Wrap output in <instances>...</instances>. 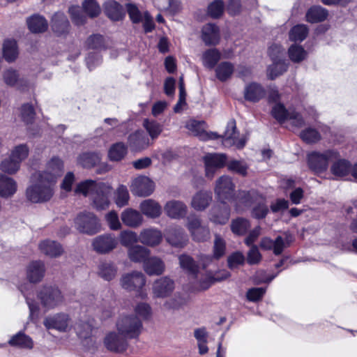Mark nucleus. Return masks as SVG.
Wrapping results in <instances>:
<instances>
[{
    "label": "nucleus",
    "instance_id": "1",
    "mask_svg": "<svg viewBox=\"0 0 357 357\" xmlns=\"http://www.w3.org/2000/svg\"><path fill=\"white\" fill-rule=\"evenodd\" d=\"M44 174L36 172L31 177V183L26 188V197L32 203L49 201L54 192V184L45 179Z\"/></svg>",
    "mask_w": 357,
    "mask_h": 357
},
{
    "label": "nucleus",
    "instance_id": "2",
    "mask_svg": "<svg viewBox=\"0 0 357 357\" xmlns=\"http://www.w3.org/2000/svg\"><path fill=\"white\" fill-rule=\"evenodd\" d=\"M254 204L252 215L257 219L266 217L268 212V206L264 197L255 192H239L236 199V209L237 211H242L245 207Z\"/></svg>",
    "mask_w": 357,
    "mask_h": 357
},
{
    "label": "nucleus",
    "instance_id": "3",
    "mask_svg": "<svg viewBox=\"0 0 357 357\" xmlns=\"http://www.w3.org/2000/svg\"><path fill=\"white\" fill-rule=\"evenodd\" d=\"M117 331L127 339L137 338L142 332L143 324L134 314H121L116 321Z\"/></svg>",
    "mask_w": 357,
    "mask_h": 357
},
{
    "label": "nucleus",
    "instance_id": "4",
    "mask_svg": "<svg viewBox=\"0 0 357 357\" xmlns=\"http://www.w3.org/2000/svg\"><path fill=\"white\" fill-rule=\"evenodd\" d=\"M75 228L80 233L94 235L101 230L99 218L92 212L82 211L79 213L74 220Z\"/></svg>",
    "mask_w": 357,
    "mask_h": 357
},
{
    "label": "nucleus",
    "instance_id": "5",
    "mask_svg": "<svg viewBox=\"0 0 357 357\" xmlns=\"http://www.w3.org/2000/svg\"><path fill=\"white\" fill-rule=\"evenodd\" d=\"M339 156V153L335 150L312 152L307 155L308 165L315 172H323L328 169L329 162H333Z\"/></svg>",
    "mask_w": 357,
    "mask_h": 357
},
{
    "label": "nucleus",
    "instance_id": "6",
    "mask_svg": "<svg viewBox=\"0 0 357 357\" xmlns=\"http://www.w3.org/2000/svg\"><path fill=\"white\" fill-rule=\"evenodd\" d=\"M41 305L46 310L54 309L63 303V297L61 291L54 287H44L38 294Z\"/></svg>",
    "mask_w": 357,
    "mask_h": 357
},
{
    "label": "nucleus",
    "instance_id": "7",
    "mask_svg": "<svg viewBox=\"0 0 357 357\" xmlns=\"http://www.w3.org/2000/svg\"><path fill=\"white\" fill-rule=\"evenodd\" d=\"M186 227L194 241H205L210 238L209 229L202 225L201 219L195 215L188 217Z\"/></svg>",
    "mask_w": 357,
    "mask_h": 357
},
{
    "label": "nucleus",
    "instance_id": "8",
    "mask_svg": "<svg viewBox=\"0 0 357 357\" xmlns=\"http://www.w3.org/2000/svg\"><path fill=\"white\" fill-rule=\"evenodd\" d=\"M275 50L278 53H280L282 52V47L279 45H273L269 47L268 54L273 61V64L268 67L267 75L271 79H274L283 74L288 68V64L284 59L275 56Z\"/></svg>",
    "mask_w": 357,
    "mask_h": 357
},
{
    "label": "nucleus",
    "instance_id": "9",
    "mask_svg": "<svg viewBox=\"0 0 357 357\" xmlns=\"http://www.w3.org/2000/svg\"><path fill=\"white\" fill-rule=\"evenodd\" d=\"M272 116L280 123L289 120L296 127H301L303 124L302 116L294 111H287L281 103H276L271 110Z\"/></svg>",
    "mask_w": 357,
    "mask_h": 357
},
{
    "label": "nucleus",
    "instance_id": "10",
    "mask_svg": "<svg viewBox=\"0 0 357 357\" xmlns=\"http://www.w3.org/2000/svg\"><path fill=\"white\" fill-rule=\"evenodd\" d=\"M103 344L107 350L116 353L124 352L128 346L127 338L115 331H110L105 335Z\"/></svg>",
    "mask_w": 357,
    "mask_h": 357
},
{
    "label": "nucleus",
    "instance_id": "11",
    "mask_svg": "<svg viewBox=\"0 0 357 357\" xmlns=\"http://www.w3.org/2000/svg\"><path fill=\"white\" fill-rule=\"evenodd\" d=\"M234 190V184L229 176H222L216 181L214 191L222 203H225L231 198Z\"/></svg>",
    "mask_w": 357,
    "mask_h": 357
},
{
    "label": "nucleus",
    "instance_id": "12",
    "mask_svg": "<svg viewBox=\"0 0 357 357\" xmlns=\"http://www.w3.org/2000/svg\"><path fill=\"white\" fill-rule=\"evenodd\" d=\"M130 188L134 195L147 197L154 191L155 185L149 177L139 176L132 181Z\"/></svg>",
    "mask_w": 357,
    "mask_h": 357
},
{
    "label": "nucleus",
    "instance_id": "13",
    "mask_svg": "<svg viewBox=\"0 0 357 357\" xmlns=\"http://www.w3.org/2000/svg\"><path fill=\"white\" fill-rule=\"evenodd\" d=\"M121 286L128 291H139L146 284L144 275L139 271H132L122 275L120 279Z\"/></svg>",
    "mask_w": 357,
    "mask_h": 357
},
{
    "label": "nucleus",
    "instance_id": "14",
    "mask_svg": "<svg viewBox=\"0 0 357 357\" xmlns=\"http://www.w3.org/2000/svg\"><path fill=\"white\" fill-rule=\"evenodd\" d=\"M116 238L110 234L98 236L92 241L93 249L99 254H106L113 250L117 246Z\"/></svg>",
    "mask_w": 357,
    "mask_h": 357
},
{
    "label": "nucleus",
    "instance_id": "15",
    "mask_svg": "<svg viewBox=\"0 0 357 357\" xmlns=\"http://www.w3.org/2000/svg\"><path fill=\"white\" fill-rule=\"evenodd\" d=\"M43 324L47 329L66 332L70 328V319L65 313H57L45 318Z\"/></svg>",
    "mask_w": 357,
    "mask_h": 357
},
{
    "label": "nucleus",
    "instance_id": "16",
    "mask_svg": "<svg viewBox=\"0 0 357 357\" xmlns=\"http://www.w3.org/2000/svg\"><path fill=\"white\" fill-rule=\"evenodd\" d=\"M227 157L225 154L208 153L204 157L206 176L212 178L216 171L225 166Z\"/></svg>",
    "mask_w": 357,
    "mask_h": 357
},
{
    "label": "nucleus",
    "instance_id": "17",
    "mask_svg": "<svg viewBox=\"0 0 357 357\" xmlns=\"http://www.w3.org/2000/svg\"><path fill=\"white\" fill-rule=\"evenodd\" d=\"M174 289V280L167 276L157 279L152 285V294L155 298H166L173 292Z\"/></svg>",
    "mask_w": 357,
    "mask_h": 357
},
{
    "label": "nucleus",
    "instance_id": "18",
    "mask_svg": "<svg viewBox=\"0 0 357 357\" xmlns=\"http://www.w3.org/2000/svg\"><path fill=\"white\" fill-rule=\"evenodd\" d=\"M63 172V161L59 158H52L47 164L44 171H39L37 174H44L45 179L56 184L57 178L61 176Z\"/></svg>",
    "mask_w": 357,
    "mask_h": 357
},
{
    "label": "nucleus",
    "instance_id": "19",
    "mask_svg": "<svg viewBox=\"0 0 357 357\" xmlns=\"http://www.w3.org/2000/svg\"><path fill=\"white\" fill-rule=\"evenodd\" d=\"M246 143V138L244 136L238 137L236 131V123L234 121H230L227 126L225 132L223 144L225 146L234 145L238 149L244 147Z\"/></svg>",
    "mask_w": 357,
    "mask_h": 357
},
{
    "label": "nucleus",
    "instance_id": "20",
    "mask_svg": "<svg viewBox=\"0 0 357 357\" xmlns=\"http://www.w3.org/2000/svg\"><path fill=\"white\" fill-rule=\"evenodd\" d=\"M186 128L192 132V135L198 137L203 141L211 139H215L218 135L215 132H207L206 131V123L204 121H197L195 119H190L186 122Z\"/></svg>",
    "mask_w": 357,
    "mask_h": 357
},
{
    "label": "nucleus",
    "instance_id": "21",
    "mask_svg": "<svg viewBox=\"0 0 357 357\" xmlns=\"http://www.w3.org/2000/svg\"><path fill=\"white\" fill-rule=\"evenodd\" d=\"M111 194V188L104 183L100 185L99 190L91 197L92 205L98 211L107 208L109 205V197Z\"/></svg>",
    "mask_w": 357,
    "mask_h": 357
},
{
    "label": "nucleus",
    "instance_id": "22",
    "mask_svg": "<svg viewBox=\"0 0 357 357\" xmlns=\"http://www.w3.org/2000/svg\"><path fill=\"white\" fill-rule=\"evenodd\" d=\"M289 236L284 239L281 236H278L275 241H273L269 237H264L260 241V248L265 250H273L275 255H280L287 244H289Z\"/></svg>",
    "mask_w": 357,
    "mask_h": 357
},
{
    "label": "nucleus",
    "instance_id": "23",
    "mask_svg": "<svg viewBox=\"0 0 357 357\" xmlns=\"http://www.w3.org/2000/svg\"><path fill=\"white\" fill-rule=\"evenodd\" d=\"M164 211L169 218L179 220L185 217L188 206L181 201L173 199L165 204Z\"/></svg>",
    "mask_w": 357,
    "mask_h": 357
},
{
    "label": "nucleus",
    "instance_id": "24",
    "mask_svg": "<svg viewBox=\"0 0 357 357\" xmlns=\"http://www.w3.org/2000/svg\"><path fill=\"white\" fill-rule=\"evenodd\" d=\"M162 239V232L155 228L142 229L139 236V241L144 245L154 247L159 245Z\"/></svg>",
    "mask_w": 357,
    "mask_h": 357
},
{
    "label": "nucleus",
    "instance_id": "25",
    "mask_svg": "<svg viewBox=\"0 0 357 357\" xmlns=\"http://www.w3.org/2000/svg\"><path fill=\"white\" fill-rule=\"evenodd\" d=\"M167 241L175 248H183L188 241V236L181 227L171 228L166 234Z\"/></svg>",
    "mask_w": 357,
    "mask_h": 357
},
{
    "label": "nucleus",
    "instance_id": "26",
    "mask_svg": "<svg viewBox=\"0 0 357 357\" xmlns=\"http://www.w3.org/2000/svg\"><path fill=\"white\" fill-rule=\"evenodd\" d=\"M202 40L206 45H215L220 39V29L214 24L208 23L202 29Z\"/></svg>",
    "mask_w": 357,
    "mask_h": 357
},
{
    "label": "nucleus",
    "instance_id": "27",
    "mask_svg": "<svg viewBox=\"0 0 357 357\" xmlns=\"http://www.w3.org/2000/svg\"><path fill=\"white\" fill-rule=\"evenodd\" d=\"M212 199L211 191L200 190L192 196L191 207L197 211H203L210 205Z\"/></svg>",
    "mask_w": 357,
    "mask_h": 357
},
{
    "label": "nucleus",
    "instance_id": "28",
    "mask_svg": "<svg viewBox=\"0 0 357 357\" xmlns=\"http://www.w3.org/2000/svg\"><path fill=\"white\" fill-rule=\"evenodd\" d=\"M17 190V182L13 178L0 173V197L5 199L10 198Z\"/></svg>",
    "mask_w": 357,
    "mask_h": 357
},
{
    "label": "nucleus",
    "instance_id": "29",
    "mask_svg": "<svg viewBox=\"0 0 357 357\" xmlns=\"http://www.w3.org/2000/svg\"><path fill=\"white\" fill-rule=\"evenodd\" d=\"M45 265L40 261L31 262L26 268V278L30 283L41 281L45 275Z\"/></svg>",
    "mask_w": 357,
    "mask_h": 357
},
{
    "label": "nucleus",
    "instance_id": "30",
    "mask_svg": "<svg viewBox=\"0 0 357 357\" xmlns=\"http://www.w3.org/2000/svg\"><path fill=\"white\" fill-rule=\"evenodd\" d=\"M121 218L125 225L132 228L139 227L143 222V216L140 212L131 208L124 210Z\"/></svg>",
    "mask_w": 357,
    "mask_h": 357
},
{
    "label": "nucleus",
    "instance_id": "31",
    "mask_svg": "<svg viewBox=\"0 0 357 357\" xmlns=\"http://www.w3.org/2000/svg\"><path fill=\"white\" fill-rule=\"evenodd\" d=\"M139 209L142 214L150 218H158L162 213V207L154 199H148L142 201L139 205Z\"/></svg>",
    "mask_w": 357,
    "mask_h": 357
},
{
    "label": "nucleus",
    "instance_id": "32",
    "mask_svg": "<svg viewBox=\"0 0 357 357\" xmlns=\"http://www.w3.org/2000/svg\"><path fill=\"white\" fill-rule=\"evenodd\" d=\"M229 208L227 206L218 205L211 208L209 219L215 224L225 225L229 220Z\"/></svg>",
    "mask_w": 357,
    "mask_h": 357
},
{
    "label": "nucleus",
    "instance_id": "33",
    "mask_svg": "<svg viewBox=\"0 0 357 357\" xmlns=\"http://www.w3.org/2000/svg\"><path fill=\"white\" fill-rule=\"evenodd\" d=\"M165 265L159 257H149L144 264V271L149 275H159L164 273Z\"/></svg>",
    "mask_w": 357,
    "mask_h": 357
},
{
    "label": "nucleus",
    "instance_id": "34",
    "mask_svg": "<svg viewBox=\"0 0 357 357\" xmlns=\"http://www.w3.org/2000/svg\"><path fill=\"white\" fill-rule=\"evenodd\" d=\"M102 183H97L93 180H86L79 183L75 188V195H82L84 197L93 196L97 190H99V187Z\"/></svg>",
    "mask_w": 357,
    "mask_h": 357
},
{
    "label": "nucleus",
    "instance_id": "35",
    "mask_svg": "<svg viewBox=\"0 0 357 357\" xmlns=\"http://www.w3.org/2000/svg\"><path fill=\"white\" fill-rule=\"evenodd\" d=\"M265 96L264 89L259 84L252 82L248 84L244 89V98L250 102H258Z\"/></svg>",
    "mask_w": 357,
    "mask_h": 357
},
{
    "label": "nucleus",
    "instance_id": "36",
    "mask_svg": "<svg viewBox=\"0 0 357 357\" xmlns=\"http://www.w3.org/2000/svg\"><path fill=\"white\" fill-rule=\"evenodd\" d=\"M104 9L106 15L113 21L122 20L125 15L122 6L113 0L105 2Z\"/></svg>",
    "mask_w": 357,
    "mask_h": 357
},
{
    "label": "nucleus",
    "instance_id": "37",
    "mask_svg": "<svg viewBox=\"0 0 357 357\" xmlns=\"http://www.w3.org/2000/svg\"><path fill=\"white\" fill-rule=\"evenodd\" d=\"M8 344L20 349H31L33 347V341L24 333L19 332L10 337Z\"/></svg>",
    "mask_w": 357,
    "mask_h": 357
},
{
    "label": "nucleus",
    "instance_id": "38",
    "mask_svg": "<svg viewBox=\"0 0 357 357\" xmlns=\"http://www.w3.org/2000/svg\"><path fill=\"white\" fill-rule=\"evenodd\" d=\"M128 255L132 261L144 264L149 257L150 250L142 245H135L128 248Z\"/></svg>",
    "mask_w": 357,
    "mask_h": 357
},
{
    "label": "nucleus",
    "instance_id": "39",
    "mask_svg": "<svg viewBox=\"0 0 357 357\" xmlns=\"http://www.w3.org/2000/svg\"><path fill=\"white\" fill-rule=\"evenodd\" d=\"M40 251L50 257H57L62 255L63 250L61 245L54 241L45 240L39 244Z\"/></svg>",
    "mask_w": 357,
    "mask_h": 357
},
{
    "label": "nucleus",
    "instance_id": "40",
    "mask_svg": "<svg viewBox=\"0 0 357 357\" xmlns=\"http://www.w3.org/2000/svg\"><path fill=\"white\" fill-rule=\"evenodd\" d=\"M117 273V267L111 261H100L98 266V274L105 280L109 281L115 278Z\"/></svg>",
    "mask_w": 357,
    "mask_h": 357
},
{
    "label": "nucleus",
    "instance_id": "41",
    "mask_svg": "<svg viewBox=\"0 0 357 357\" xmlns=\"http://www.w3.org/2000/svg\"><path fill=\"white\" fill-rule=\"evenodd\" d=\"M130 146L135 151H141L149 146V139L141 131L131 134L128 137Z\"/></svg>",
    "mask_w": 357,
    "mask_h": 357
},
{
    "label": "nucleus",
    "instance_id": "42",
    "mask_svg": "<svg viewBox=\"0 0 357 357\" xmlns=\"http://www.w3.org/2000/svg\"><path fill=\"white\" fill-rule=\"evenodd\" d=\"M52 23L53 31L58 35H61L68 30L69 22L62 13H55L52 17Z\"/></svg>",
    "mask_w": 357,
    "mask_h": 357
},
{
    "label": "nucleus",
    "instance_id": "43",
    "mask_svg": "<svg viewBox=\"0 0 357 357\" xmlns=\"http://www.w3.org/2000/svg\"><path fill=\"white\" fill-rule=\"evenodd\" d=\"M351 170L349 161L344 159L338 158L333 162L331 172L337 177H342L347 175Z\"/></svg>",
    "mask_w": 357,
    "mask_h": 357
},
{
    "label": "nucleus",
    "instance_id": "44",
    "mask_svg": "<svg viewBox=\"0 0 357 357\" xmlns=\"http://www.w3.org/2000/svg\"><path fill=\"white\" fill-rule=\"evenodd\" d=\"M17 43L14 40H6L3 44V55L8 62L14 61L18 56Z\"/></svg>",
    "mask_w": 357,
    "mask_h": 357
},
{
    "label": "nucleus",
    "instance_id": "45",
    "mask_svg": "<svg viewBox=\"0 0 357 357\" xmlns=\"http://www.w3.org/2000/svg\"><path fill=\"white\" fill-rule=\"evenodd\" d=\"M221 59V53L217 49L206 50L202 56L203 65L210 69L213 68Z\"/></svg>",
    "mask_w": 357,
    "mask_h": 357
},
{
    "label": "nucleus",
    "instance_id": "46",
    "mask_svg": "<svg viewBox=\"0 0 357 357\" xmlns=\"http://www.w3.org/2000/svg\"><path fill=\"white\" fill-rule=\"evenodd\" d=\"M234 71V65L228 61L221 62L215 68L216 77L221 82L229 79Z\"/></svg>",
    "mask_w": 357,
    "mask_h": 357
},
{
    "label": "nucleus",
    "instance_id": "47",
    "mask_svg": "<svg viewBox=\"0 0 357 357\" xmlns=\"http://www.w3.org/2000/svg\"><path fill=\"white\" fill-rule=\"evenodd\" d=\"M328 16V11L321 6H313L306 13V20L310 23L324 21Z\"/></svg>",
    "mask_w": 357,
    "mask_h": 357
},
{
    "label": "nucleus",
    "instance_id": "48",
    "mask_svg": "<svg viewBox=\"0 0 357 357\" xmlns=\"http://www.w3.org/2000/svg\"><path fill=\"white\" fill-rule=\"evenodd\" d=\"M128 148L123 142H117L111 146L108 157L112 161H120L127 154Z\"/></svg>",
    "mask_w": 357,
    "mask_h": 357
},
{
    "label": "nucleus",
    "instance_id": "49",
    "mask_svg": "<svg viewBox=\"0 0 357 357\" xmlns=\"http://www.w3.org/2000/svg\"><path fill=\"white\" fill-rule=\"evenodd\" d=\"M178 260L181 268L188 274L194 275L197 273L199 267L192 257L183 254L178 257Z\"/></svg>",
    "mask_w": 357,
    "mask_h": 357
},
{
    "label": "nucleus",
    "instance_id": "50",
    "mask_svg": "<svg viewBox=\"0 0 357 357\" xmlns=\"http://www.w3.org/2000/svg\"><path fill=\"white\" fill-rule=\"evenodd\" d=\"M29 29L31 32L40 33L47 29L46 20L40 15H33L27 20Z\"/></svg>",
    "mask_w": 357,
    "mask_h": 357
},
{
    "label": "nucleus",
    "instance_id": "51",
    "mask_svg": "<svg viewBox=\"0 0 357 357\" xmlns=\"http://www.w3.org/2000/svg\"><path fill=\"white\" fill-rule=\"evenodd\" d=\"M100 161V155L96 153H84L80 155L77 162L84 168H91Z\"/></svg>",
    "mask_w": 357,
    "mask_h": 357
},
{
    "label": "nucleus",
    "instance_id": "52",
    "mask_svg": "<svg viewBox=\"0 0 357 357\" xmlns=\"http://www.w3.org/2000/svg\"><path fill=\"white\" fill-rule=\"evenodd\" d=\"M143 126L152 139L158 138L162 132V126L155 120L145 119L143 121Z\"/></svg>",
    "mask_w": 357,
    "mask_h": 357
},
{
    "label": "nucleus",
    "instance_id": "53",
    "mask_svg": "<svg viewBox=\"0 0 357 357\" xmlns=\"http://www.w3.org/2000/svg\"><path fill=\"white\" fill-rule=\"evenodd\" d=\"M29 148L25 144H19L13 147L10 151V155L20 164L25 160L29 156Z\"/></svg>",
    "mask_w": 357,
    "mask_h": 357
},
{
    "label": "nucleus",
    "instance_id": "54",
    "mask_svg": "<svg viewBox=\"0 0 357 357\" xmlns=\"http://www.w3.org/2000/svg\"><path fill=\"white\" fill-rule=\"evenodd\" d=\"M308 34V29L306 25L298 24L294 26L289 31V39L292 41H303Z\"/></svg>",
    "mask_w": 357,
    "mask_h": 357
},
{
    "label": "nucleus",
    "instance_id": "55",
    "mask_svg": "<svg viewBox=\"0 0 357 357\" xmlns=\"http://www.w3.org/2000/svg\"><path fill=\"white\" fill-rule=\"evenodd\" d=\"M20 165L21 164L9 155L1 162L0 169L8 174H15L20 169Z\"/></svg>",
    "mask_w": 357,
    "mask_h": 357
},
{
    "label": "nucleus",
    "instance_id": "56",
    "mask_svg": "<svg viewBox=\"0 0 357 357\" xmlns=\"http://www.w3.org/2000/svg\"><path fill=\"white\" fill-rule=\"evenodd\" d=\"M288 54L290 60L294 63L303 61L307 56V52L303 47L296 44L289 47Z\"/></svg>",
    "mask_w": 357,
    "mask_h": 357
},
{
    "label": "nucleus",
    "instance_id": "57",
    "mask_svg": "<svg viewBox=\"0 0 357 357\" xmlns=\"http://www.w3.org/2000/svg\"><path fill=\"white\" fill-rule=\"evenodd\" d=\"M250 227V222L241 218L233 220L231 225L232 232L237 235L245 234Z\"/></svg>",
    "mask_w": 357,
    "mask_h": 357
},
{
    "label": "nucleus",
    "instance_id": "58",
    "mask_svg": "<svg viewBox=\"0 0 357 357\" xmlns=\"http://www.w3.org/2000/svg\"><path fill=\"white\" fill-rule=\"evenodd\" d=\"M130 195L126 186L121 185L115 192V203L119 207H123L128 204Z\"/></svg>",
    "mask_w": 357,
    "mask_h": 357
},
{
    "label": "nucleus",
    "instance_id": "59",
    "mask_svg": "<svg viewBox=\"0 0 357 357\" xmlns=\"http://www.w3.org/2000/svg\"><path fill=\"white\" fill-rule=\"evenodd\" d=\"M119 239L122 245L130 248L139 241V237L135 231L124 230L121 232Z\"/></svg>",
    "mask_w": 357,
    "mask_h": 357
},
{
    "label": "nucleus",
    "instance_id": "60",
    "mask_svg": "<svg viewBox=\"0 0 357 357\" xmlns=\"http://www.w3.org/2000/svg\"><path fill=\"white\" fill-rule=\"evenodd\" d=\"M224 9L223 1L222 0H215L208 5L207 13L212 18H218L222 15Z\"/></svg>",
    "mask_w": 357,
    "mask_h": 357
},
{
    "label": "nucleus",
    "instance_id": "61",
    "mask_svg": "<svg viewBox=\"0 0 357 357\" xmlns=\"http://www.w3.org/2000/svg\"><path fill=\"white\" fill-rule=\"evenodd\" d=\"M3 77L4 82L9 86L17 85V87L20 88V85L22 82V80L20 79L17 72L11 68L6 70L3 73Z\"/></svg>",
    "mask_w": 357,
    "mask_h": 357
},
{
    "label": "nucleus",
    "instance_id": "62",
    "mask_svg": "<svg viewBox=\"0 0 357 357\" xmlns=\"http://www.w3.org/2000/svg\"><path fill=\"white\" fill-rule=\"evenodd\" d=\"M187 302L185 297L180 294H175L174 296L167 300L164 303V307L167 310H178L184 305Z\"/></svg>",
    "mask_w": 357,
    "mask_h": 357
},
{
    "label": "nucleus",
    "instance_id": "63",
    "mask_svg": "<svg viewBox=\"0 0 357 357\" xmlns=\"http://www.w3.org/2000/svg\"><path fill=\"white\" fill-rule=\"evenodd\" d=\"M153 3L161 10H170L171 11H176L179 7L178 0H154Z\"/></svg>",
    "mask_w": 357,
    "mask_h": 357
},
{
    "label": "nucleus",
    "instance_id": "64",
    "mask_svg": "<svg viewBox=\"0 0 357 357\" xmlns=\"http://www.w3.org/2000/svg\"><path fill=\"white\" fill-rule=\"evenodd\" d=\"M82 6L91 17H96L100 13V7L95 0H85Z\"/></svg>",
    "mask_w": 357,
    "mask_h": 357
}]
</instances>
